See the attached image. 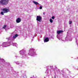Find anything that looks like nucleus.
<instances>
[{
    "mask_svg": "<svg viewBox=\"0 0 78 78\" xmlns=\"http://www.w3.org/2000/svg\"><path fill=\"white\" fill-rule=\"evenodd\" d=\"M42 8V7H41V6L40 7V9H41Z\"/></svg>",
    "mask_w": 78,
    "mask_h": 78,
    "instance_id": "4468645a",
    "label": "nucleus"
},
{
    "mask_svg": "<svg viewBox=\"0 0 78 78\" xmlns=\"http://www.w3.org/2000/svg\"><path fill=\"white\" fill-rule=\"evenodd\" d=\"M51 18L52 19H55V16H53Z\"/></svg>",
    "mask_w": 78,
    "mask_h": 78,
    "instance_id": "f8f14e48",
    "label": "nucleus"
},
{
    "mask_svg": "<svg viewBox=\"0 0 78 78\" xmlns=\"http://www.w3.org/2000/svg\"><path fill=\"white\" fill-rule=\"evenodd\" d=\"M36 20L37 21L39 22H41V20H42V17L41 16H37Z\"/></svg>",
    "mask_w": 78,
    "mask_h": 78,
    "instance_id": "7ed1b4c3",
    "label": "nucleus"
},
{
    "mask_svg": "<svg viewBox=\"0 0 78 78\" xmlns=\"http://www.w3.org/2000/svg\"><path fill=\"white\" fill-rule=\"evenodd\" d=\"M1 14L2 16H3V15H4V12H1Z\"/></svg>",
    "mask_w": 78,
    "mask_h": 78,
    "instance_id": "9d476101",
    "label": "nucleus"
},
{
    "mask_svg": "<svg viewBox=\"0 0 78 78\" xmlns=\"http://www.w3.org/2000/svg\"><path fill=\"white\" fill-rule=\"evenodd\" d=\"M49 21L50 22H51V23H52L53 22V20H52V19H50Z\"/></svg>",
    "mask_w": 78,
    "mask_h": 78,
    "instance_id": "1a4fd4ad",
    "label": "nucleus"
},
{
    "mask_svg": "<svg viewBox=\"0 0 78 78\" xmlns=\"http://www.w3.org/2000/svg\"><path fill=\"white\" fill-rule=\"evenodd\" d=\"M9 0H1L0 1V4L3 6L6 5L8 3Z\"/></svg>",
    "mask_w": 78,
    "mask_h": 78,
    "instance_id": "f257e3e1",
    "label": "nucleus"
},
{
    "mask_svg": "<svg viewBox=\"0 0 78 78\" xmlns=\"http://www.w3.org/2000/svg\"><path fill=\"white\" fill-rule=\"evenodd\" d=\"M44 15H45V13L44 12L43 13Z\"/></svg>",
    "mask_w": 78,
    "mask_h": 78,
    "instance_id": "2eb2a0df",
    "label": "nucleus"
},
{
    "mask_svg": "<svg viewBox=\"0 0 78 78\" xmlns=\"http://www.w3.org/2000/svg\"><path fill=\"white\" fill-rule=\"evenodd\" d=\"M16 23H20V22H21V19L20 18H17L16 20Z\"/></svg>",
    "mask_w": 78,
    "mask_h": 78,
    "instance_id": "20e7f679",
    "label": "nucleus"
},
{
    "mask_svg": "<svg viewBox=\"0 0 78 78\" xmlns=\"http://www.w3.org/2000/svg\"><path fill=\"white\" fill-rule=\"evenodd\" d=\"M6 25H5L4 26V27H3V28H6Z\"/></svg>",
    "mask_w": 78,
    "mask_h": 78,
    "instance_id": "9b49d317",
    "label": "nucleus"
},
{
    "mask_svg": "<svg viewBox=\"0 0 78 78\" xmlns=\"http://www.w3.org/2000/svg\"><path fill=\"white\" fill-rule=\"evenodd\" d=\"M2 12H3L4 13H7L8 12H9V9L6 8H4L2 9Z\"/></svg>",
    "mask_w": 78,
    "mask_h": 78,
    "instance_id": "f03ea898",
    "label": "nucleus"
},
{
    "mask_svg": "<svg viewBox=\"0 0 78 78\" xmlns=\"http://www.w3.org/2000/svg\"><path fill=\"white\" fill-rule=\"evenodd\" d=\"M33 2L34 3V4H35V5H39V3H38V2H37L34 1H33Z\"/></svg>",
    "mask_w": 78,
    "mask_h": 78,
    "instance_id": "6e6552de",
    "label": "nucleus"
},
{
    "mask_svg": "<svg viewBox=\"0 0 78 78\" xmlns=\"http://www.w3.org/2000/svg\"><path fill=\"white\" fill-rule=\"evenodd\" d=\"M72 21H69V24H71L72 23Z\"/></svg>",
    "mask_w": 78,
    "mask_h": 78,
    "instance_id": "ddd939ff",
    "label": "nucleus"
},
{
    "mask_svg": "<svg viewBox=\"0 0 78 78\" xmlns=\"http://www.w3.org/2000/svg\"><path fill=\"white\" fill-rule=\"evenodd\" d=\"M0 59H1V58L0 57Z\"/></svg>",
    "mask_w": 78,
    "mask_h": 78,
    "instance_id": "dca6fc26",
    "label": "nucleus"
},
{
    "mask_svg": "<svg viewBox=\"0 0 78 78\" xmlns=\"http://www.w3.org/2000/svg\"><path fill=\"white\" fill-rule=\"evenodd\" d=\"M44 41V42H48L49 41V39H48V38L46 37Z\"/></svg>",
    "mask_w": 78,
    "mask_h": 78,
    "instance_id": "39448f33",
    "label": "nucleus"
},
{
    "mask_svg": "<svg viewBox=\"0 0 78 78\" xmlns=\"http://www.w3.org/2000/svg\"><path fill=\"white\" fill-rule=\"evenodd\" d=\"M62 32H63V30H58L57 31V33L58 34H59L60 33H62Z\"/></svg>",
    "mask_w": 78,
    "mask_h": 78,
    "instance_id": "423d86ee",
    "label": "nucleus"
},
{
    "mask_svg": "<svg viewBox=\"0 0 78 78\" xmlns=\"http://www.w3.org/2000/svg\"><path fill=\"white\" fill-rule=\"evenodd\" d=\"M18 36V35L17 34H15L14 36H13V38L14 39H16V37Z\"/></svg>",
    "mask_w": 78,
    "mask_h": 78,
    "instance_id": "0eeeda50",
    "label": "nucleus"
}]
</instances>
